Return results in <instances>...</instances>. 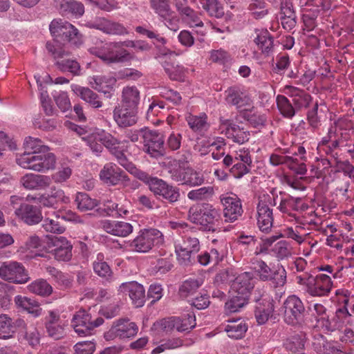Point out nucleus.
Listing matches in <instances>:
<instances>
[{
	"label": "nucleus",
	"mask_w": 354,
	"mask_h": 354,
	"mask_svg": "<svg viewBox=\"0 0 354 354\" xmlns=\"http://www.w3.org/2000/svg\"><path fill=\"white\" fill-rule=\"evenodd\" d=\"M24 147V153L16 159L20 167L38 172H44L55 168V156L53 153L48 152L49 147L44 145L40 139L26 137Z\"/></svg>",
	"instance_id": "nucleus-1"
},
{
	"label": "nucleus",
	"mask_w": 354,
	"mask_h": 354,
	"mask_svg": "<svg viewBox=\"0 0 354 354\" xmlns=\"http://www.w3.org/2000/svg\"><path fill=\"white\" fill-rule=\"evenodd\" d=\"M49 29L54 37V41L47 42L46 48L54 59L68 56L70 53L64 48V46L70 44L79 46L82 43V36L78 30L69 22L62 19H54Z\"/></svg>",
	"instance_id": "nucleus-2"
},
{
	"label": "nucleus",
	"mask_w": 354,
	"mask_h": 354,
	"mask_svg": "<svg viewBox=\"0 0 354 354\" xmlns=\"http://www.w3.org/2000/svg\"><path fill=\"white\" fill-rule=\"evenodd\" d=\"M297 283L302 286V290L312 297L328 296L333 288L331 277L326 274H318L313 276L305 272L296 277Z\"/></svg>",
	"instance_id": "nucleus-3"
},
{
	"label": "nucleus",
	"mask_w": 354,
	"mask_h": 354,
	"mask_svg": "<svg viewBox=\"0 0 354 354\" xmlns=\"http://www.w3.org/2000/svg\"><path fill=\"white\" fill-rule=\"evenodd\" d=\"M220 218V209L207 203H203L200 207H192L188 212L189 221L207 232L215 231V223Z\"/></svg>",
	"instance_id": "nucleus-4"
},
{
	"label": "nucleus",
	"mask_w": 354,
	"mask_h": 354,
	"mask_svg": "<svg viewBox=\"0 0 354 354\" xmlns=\"http://www.w3.org/2000/svg\"><path fill=\"white\" fill-rule=\"evenodd\" d=\"M162 233L156 228L141 230L138 235L131 241L127 243L130 251L138 253H147L155 246L164 243Z\"/></svg>",
	"instance_id": "nucleus-5"
},
{
	"label": "nucleus",
	"mask_w": 354,
	"mask_h": 354,
	"mask_svg": "<svg viewBox=\"0 0 354 354\" xmlns=\"http://www.w3.org/2000/svg\"><path fill=\"white\" fill-rule=\"evenodd\" d=\"M278 194L275 188L271 189L269 194H263L259 198L257 204V225L259 230L268 233L273 224V212L272 207L277 205Z\"/></svg>",
	"instance_id": "nucleus-6"
},
{
	"label": "nucleus",
	"mask_w": 354,
	"mask_h": 354,
	"mask_svg": "<svg viewBox=\"0 0 354 354\" xmlns=\"http://www.w3.org/2000/svg\"><path fill=\"white\" fill-rule=\"evenodd\" d=\"M142 133L143 151L150 157L158 159L166 155L164 136L156 130L142 128Z\"/></svg>",
	"instance_id": "nucleus-7"
},
{
	"label": "nucleus",
	"mask_w": 354,
	"mask_h": 354,
	"mask_svg": "<svg viewBox=\"0 0 354 354\" xmlns=\"http://www.w3.org/2000/svg\"><path fill=\"white\" fill-rule=\"evenodd\" d=\"M284 322L292 326L301 325L306 316V308L302 300L295 295H289L282 305Z\"/></svg>",
	"instance_id": "nucleus-8"
},
{
	"label": "nucleus",
	"mask_w": 354,
	"mask_h": 354,
	"mask_svg": "<svg viewBox=\"0 0 354 354\" xmlns=\"http://www.w3.org/2000/svg\"><path fill=\"white\" fill-rule=\"evenodd\" d=\"M117 42H110L104 45L101 48L90 49V54L99 57L105 64L123 63L132 59L127 50L120 48Z\"/></svg>",
	"instance_id": "nucleus-9"
},
{
	"label": "nucleus",
	"mask_w": 354,
	"mask_h": 354,
	"mask_svg": "<svg viewBox=\"0 0 354 354\" xmlns=\"http://www.w3.org/2000/svg\"><path fill=\"white\" fill-rule=\"evenodd\" d=\"M201 248L199 240L189 235L182 236V240L175 244V252L180 264L187 266L195 261L194 256Z\"/></svg>",
	"instance_id": "nucleus-10"
},
{
	"label": "nucleus",
	"mask_w": 354,
	"mask_h": 354,
	"mask_svg": "<svg viewBox=\"0 0 354 354\" xmlns=\"http://www.w3.org/2000/svg\"><path fill=\"white\" fill-rule=\"evenodd\" d=\"M122 143V141L103 129L97 127L90 128V149L97 156L103 151V146L109 151L114 145Z\"/></svg>",
	"instance_id": "nucleus-11"
},
{
	"label": "nucleus",
	"mask_w": 354,
	"mask_h": 354,
	"mask_svg": "<svg viewBox=\"0 0 354 354\" xmlns=\"http://www.w3.org/2000/svg\"><path fill=\"white\" fill-rule=\"evenodd\" d=\"M1 279L14 283H26L30 279L24 266L17 261H6L0 266Z\"/></svg>",
	"instance_id": "nucleus-12"
},
{
	"label": "nucleus",
	"mask_w": 354,
	"mask_h": 354,
	"mask_svg": "<svg viewBox=\"0 0 354 354\" xmlns=\"http://www.w3.org/2000/svg\"><path fill=\"white\" fill-rule=\"evenodd\" d=\"M220 201L223 206L225 222L234 223L239 220L243 213L241 199L235 194H222Z\"/></svg>",
	"instance_id": "nucleus-13"
},
{
	"label": "nucleus",
	"mask_w": 354,
	"mask_h": 354,
	"mask_svg": "<svg viewBox=\"0 0 354 354\" xmlns=\"http://www.w3.org/2000/svg\"><path fill=\"white\" fill-rule=\"evenodd\" d=\"M150 191L154 194L157 199L170 204H174L178 201L180 196V189L178 187L169 184L158 178L152 183Z\"/></svg>",
	"instance_id": "nucleus-14"
},
{
	"label": "nucleus",
	"mask_w": 354,
	"mask_h": 354,
	"mask_svg": "<svg viewBox=\"0 0 354 354\" xmlns=\"http://www.w3.org/2000/svg\"><path fill=\"white\" fill-rule=\"evenodd\" d=\"M138 331V327L136 323L130 322L128 319H120L115 322L104 335L106 340L113 339L115 337L120 339L131 338L134 337Z\"/></svg>",
	"instance_id": "nucleus-15"
},
{
	"label": "nucleus",
	"mask_w": 354,
	"mask_h": 354,
	"mask_svg": "<svg viewBox=\"0 0 354 354\" xmlns=\"http://www.w3.org/2000/svg\"><path fill=\"white\" fill-rule=\"evenodd\" d=\"M222 133L234 142L243 144L248 142L250 137V131L235 124L232 120L221 119Z\"/></svg>",
	"instance_id": "nucleus-16"
},
{
	"label": "nucleus",
	"mask_w": 354,
	"mask_h": 354,
	"mask_svg": "<svg viewBox=\"0 0 354 354\" xmlns=\"http://www.w3.org/2000/svg\"><path fill=\"white\" fill-rule=\"evenodd\" d=\"M174 6L182 19L190 27H203L198 13L188 6L187 0H174Z\"/></svg>",
	"instance_id": "nucleus-17"
},
{
	"label": "nucleus",
	"mask_w": 354,
	"mask_h": 354,
	"mask_svg": "<svg viewBox=\"0 0 354 354\" xmlns=\"http://www.w3.org/2000/svg\"><path fill=\"white\" fill-rule=\"evenodd\" d=\"M118 291L128 294L136 308L144 306L146 300L145 290L140 283L134 281L122 283L119 286Z\"/></svg>",
	"instance_id": "nucleus-18"
},
{
	"label": "nucleus",
	"mask_w": 354,
	"mask_h": 354,
	"mask_svg": "<svg viewBox=\"0 0 354 354\" xmlns=\"http://www.w3.org/2000/svg\"><path fill=\"white\" fill-rule=\"evenodd\" d=\"M16 216L28 225H37L43 220L40 207L27 203L20 205L16 210Z\"/></svg>",
	"instance_id": "nucleus-19"
},
{
	"label": "nucleus",
	"mask_w": 354,
	"mask_h": 354,
	"mask_svg": "<svg viewBox=\"0 0 354 354\" xmlns=\"http://www.w3.org/2000/svg\"><path fill=\"white\" fill-rule=\"evenodd\" d=\"M254 283L255 278L253 273L244 272L234 279L232 289L236 294L248 299L249 295L254 287Z\"/></svg>",
	"instance_id": "nucleus-20"
},
{
	"label": "nucleus",
	"mask_w": 354,
	"mask_h": 354,
	"mask_svg": "<svg viewBox=\"0 0 354 354\" xmlns=\"http://www.w3.org/2000/svg\"><path fill=\"white\" fill-rule=\"evenodd\" d=\"M174 55H176L175 53L171 50H168V53H165L162 66L170 80L181 82L185 79L186 69L183 66L171 60V57Z\"/></svg>",
	"instance_id": "nucleus-21"
},
{
	"label": "nucleus",
	"mask_w": 354,
	"mask_h": 354,
	"mask_svg": "<svg viewBox=\"0 0 354 354\" xmlns=\"http://www.w3.org/2000/svg\"><path fill=\"white\" fill-rule=\"evenodd\" d=\"M99 177L106 185H116L124 179L125 174L115 164L108 162L100 171Z\"/></svg>",
	"instance_id": "nucleus-22"
},
{
	"label": "nucleus",
	"mask_w": 354,
	"mask_h": 354,
	"mask_svg": "<svg viewBox=\"0 0 354 354\" xmlns=\"http://www.w3.org/2000/svg\"><path fill=\"white\" fill-rule=\"evenodd\" d=\"M113 118L120 127H131L138 122L137 109L123 106L116 107L113 111Z\"/></svg>",
	"instance_id": "nucleus-23"
},
{
	"label": "nucleus",
	"mask_w": 354,
	"mask_h": 354,
	"mask_svg": "<svg viewBox=\"0 0 354 354\" xmlns=\"http://www.w3.org/2000/svg\"><path fill=\"white\" fill-rule=\"evenodd\" d=\"M101 226L107 233L120 237L129 236L133 230L132 225L124 221L104 220L101 221Z\"/></svg>",
	"instance_id": "nucleus-24"
},
{
	"label": "nucleus",
	"mask_w": 354,
	"mask_h": 354,
	"mask_svg": "<svg viewBox=\"0 0 354 354\" xmlns=\"http://www.w3.org/2000/svg\"><path fill=\"white\" fill-rule=\"evenodd\" d=\"M90 28L100 30L109 35H124L129 33L123 24L104 18L96 19L92 24H90Z\"/></svg>",
	"instance_id": "nucleus-25"
},
{
	"label": "nucleus",
	"mask_w": 354,
	"mask_h": 354,
	"mask_svg": "<svg viewBox=\"0 0 354 354\" xmlns=\"http://www.w3.org/2000/svg\"><path fill=\"white\" fill-rule=\"evenodd\" d=\"M283 91L292 98V103L297 110L307 108L311 102L310 95L297 87L286 85Z\"/></svg>",
	"instance_id": "nucleus-26"
},
{
	"label": "nucleus",
	"mask_w": 354,
	"mask_h": 354,
	"mask_svg": "<svg viewBox=\"0 0 354 354\" xmlns=\"http://www.w3.org/2000/svg\"><path fill=\"white\" fill-rule=\"evenodd\" d=\"M51 183L48 176L28 174L22 176L20 179V183L26 189H41L50 185Z\"/></svg>",
	"instance_id": "nucleus-27"
},
{
	"label": "nucleus",
	"mask_w": 354,
	"mask_h": 354,
	"mask_svg": "<svg viewBox=\"0 0 354 354\" xmlns=\"http://www.w3.org/2000/svg\"><path fill=\"white\" fill-rule=\"evenodd\" d=\"M279 194L283 196L281 198L277 209L282 213L290 214L292 211H303L308 207L301 198L286 195L282 192H280Z\"/></svg>",
	"instance_id": "nucleus-28"
},
{
	"label": "nucleus",
	"mask_w": 354,
	"mask_h": 354,
	"mask_svg": "<svg viewBox=\"0 0 354 354\" xmlns=\"http://www.w3.org/2000/svg\"><path fill=\"white\" fill-rule=\"evenodd\" d=\"M225 100L227 104L240 109L250 103V97L237 86H232L225 91Z\"/></svg>",
	"instance_id": "nucleus-29"
},
{
	"label": "nucleus",
	"mask_w": 354,
	"mask_h": 354,
	"mask_svg": "<svg viewBox=\"0 0 354 354\" xmlns=\"http://www.w3.org/2000/svg\"><path fill=\"white\" fill-rule=\"evenodd\" d=\"M150 6L165 26H168L167 23L171 24L174 12L171 8L169 0L150 1Z\"/></svg>",
	"instance_id": "nucleus-30"
},
{
	"label": "nucleus",
	"mask_w": 354,
	"mask_h": 354,
	"mask_svg": "<svg viewBox=\"0 0 354 354\" xmlns=\"http://www.w3.org/2000/svg\"><path fill=\"white\" fill-rule=\"evenodd\" d=\"M55 7L62 15L71 14L75 16H82L84 12L83 4L73 0H57Z\"/></svg>",
	"instance_id": "nucleus-31"
},
{
	"label": "nucleus",
	"mask_w": 354,
	"mask_h": 354,
	"mask_svg": "<svg viewBox=\"0 0 354 354\" xmlns=\"http://www.w3.org/2000/svg\"><path fill=\"white\" fill-rule=\"evenodd\" d=\"M54 245L56 248L53 250V254L55 259L68 261L71 259L73 246L65 237L57 238Z\"/></svg>",
	"instance_id": "nucleus-32"
},
{
	"label": "nucleus",
	"mask_w": 354,
	"mask_h": 354,
	"mask_svg": "<svg viewBox=\"0 0 354 354\" xmlns=\"http://www.w3.org/2000/svg\"><path fill=\"white\" fill-rule=\"evenodd\" d=\"M274 310L273 299H263L262 303H259L256 307L254 312L255 318L258 324L262 325L267 322L269 317L272 316Z\"/></svg>",
	"instance_id": "nucleus-33"
},
{
	"label": "nucleus",
	"mask_w": 354,
	"mask_h": 354,
	"mask_svg": "<svg viewBox=\"0 0 354 354\" xmlns=\"http://www.w3.org/2000/svg\"><path fill=\"white\" fill-rule=\"evenodd\" d=\"M88 315L85 310H80L73 316L72 326L80 337H85L88 334Z\"/></svg>",
	"instance_id": "nucleus-34"
},
{
	"label": "nucleus",
	"mask_w": 354,
	"mask_h": 354,
	"mask_svg": "<svg viewBox=\"0 0 354 354\" xmlns=\"http://www.w3.org/2000/svg\"><path fill=\"white\" fill-rule=\"evenodd\" d=\"M16 305L32 315L35 317H39L41 313L39 302L28 297L17 295L15 297Z\"/></svg>",
	"instance_id": "nucleus-35"
},
{
	"label": "nucleus",
	"mask_w": 354,
	"mask_h": 354,
	"mask_svg": "<svg viewBox=\"0 0 354 354\" xmlns=\"http://www.w3.org/2000/svg\"><path fill=\"white\" fill-rule=\"evenodd\" d=\"M224 330L230 338L238 339L244 336L248 330V326L244 320L237 319L229 320L228 324L224 326Z\"/></svg>",
	"instance_id": "nucleus-36"
},
{
	"label": "nucleus",
	"mask_w": 354,
	"mask_h": 354,
	"mask_svg": "<svg viewBox=\"0 0 354 354\" xmlns=\"http://www.w3.org/2000/svg\"><path fill=\"white\" fill-rule=\"evenodd\" d=\"M254 42L263 54L268 56L273 52V37L267 30L259 31L254 39Z\"/></svg>",
	"instance_id": "nucleus-37"
},
{
	"label": "nucleus",
	"mask_w": 354,
	"mask_h": 354,
	"mask_svg": "<svg viewBox=\"0 0 354 354\" xmlns=\"http://www.w3.org/2000/svg\"><path fill=\"white\" fill-rule=\"evenodd\" d=\"M97 206V201L90 198V216H115L114 212L118 208V204L111 201H107L104 205V208H95Z\"/></svg>",
	"instance_id": "nucleus-38"
},
{
	"label": "nucleus",
	"mask_w": 354,
	"mask_h": 354,
	"mask_svg": "<svg viewBox=\"0 0 354 354\" xmlns=\"http://www.w3.org/2000/svg\"><path fill=\"white\" fill-rule=\"evenodd\" d=\"M140 102V92L136 86H127L122 91V105L137 109Z\"/></svg>",
	"instance_id": "nucleus-39"
},
{
	"label": "nucleus",
	"mask_w": 354,
	"mask_h": 354,
	"mask_svg": "<svg viewBox=\"0 0 354 354\" xmlns=\"http://www.w3.org/2000/svg\"><path fill=\"white\" fill-rule=\"evenodd\" d=\"M201 278H189L185 280L179 287L178 294L182 298H187L193 295L202 286Z\"/></svg>",
	"instance_id": "nucleus-40"
},
{
	"label": "nucleus",
	"mask_w": 354,
	"mask_h": 354,
	"mask_svg": "<svg viewBox=\"0 0 354 354\" xmlns=\"http://www.w3.org/2000/svg\"><path fill=\"white\" fill-rule=\"evenodd\" d=\"M176 329L178 332H189L196 326V317L194 313L190 312L180 317H174Z\"/></svg>",
	"instance_id": "nucleus-41"
},
{
	"label": "nucleus",
	"mask_w": 354,
	"mask_h": 354,
	"mask_svg": "<svg viewBox=\"0 0 354 354\" xmlns=\"http://www.w3.org/2000/svg\"><path fill=\"white\" fill-rule=\"evenodd\" d=\"M200 5L210 17L221 18L224 15L223 6L218 0H203Z\"/></svg>",
	"instance_id": "nucleus-42"
},
{
	"label": "nucleus",
	"mask_w": 354,
	"mask_h": 354,
	"mask_svg": "<svg viewBox=\"0 0 354 354\" xmlns=\"http://www.w3.org/2000/svg\"><path fill=\"white\" fill-rule=\"evenodd\" d=\"M186 120L190 129L195 132L205 131L209 127L207 122V116L205 113L199 116L189 115L186 118Z\"/></svg>",
	"instance_id": "nucleus-43"
},
{
	"label": "nucleus",
	"mask_w": 354,
	"mask_h": 354,
	"mask_svg": "<svg viewBox=\"0 0 354 354\" xmlns=\"http://www.w3.org/2000/svg\"><path fill=\"white\" fill-rule=\"evenodd\" d=\"M205 178L202 173L187 167L180 185L189 187H196L203 184Z\"/></svg>",
	"instance_id": "nucleus-44"
},
{
	"label": "nucleus",
	"mask_w": 354,
	"mask_h": 354,
	"mask_svg": "<svg viewBox=\"0 0 354 354\" xmlns=\"http://www.w3.org/2000/svg\"><path fill=\"white\" fill-rule=\"evenodd\" d=\"M214 194L213 187H202L192 189L187 193V198L192 201H203L210 199Z\"/></svg>",
	"instance_id": "nucleus-45"
},
{
	"label": "nucleus",
	"mask_w": 354,
	"mask_h": 354,
	"mask_svg": "<svg viewBox=\"0 0 354 354\" xmlns=\"http://www.w3.org/2000/svg\"><path fill=\"white\" fill-rule=\"evenodd\" d=\"M130 174L133 175L140 180L146 183L149 186V190L151 189V186L152 183H153L156 180L158 179L157 177H153L150 176L148 173L137 168L131 162L129 161L127 164L124 167Z\"/></svg>",
	"instance_id": "nucleus-46"
},
{
	"label": "nucleus",
	"mask_w": 354,
	"mask_h": 354,
	"mask_svg": "<svg viewBox=\"0 0 354 354\" xmlns=\"http://www.w3.org/2000/svg\"><path fill=\"white\" fill-rule=\"evenodd\" d=\"M167 169L171 179L180 184L187 168L179 160H174L168 163Z\"/></svg>",
	"instance_id": "nucleus-47"
},
{
	"label": "nucleus",
	"mask_w": 354,
	"mask_h": 354,
	"mask_svg": "<svg viewBox=\"0 0 354 354\" xmlns=\"http://www.w3.org/2000/svg\"><path fill=\"white\" fill-rule=\"evenodd\" d=\"M277 106L282 115L287 118H292L295 115V107L284 95H279L276 99Z\"/></svg>",
	"instance_id": "nucleus-48"
},
{
	"label": "nucleus",
	"mask_w": 354,
	"mask_h": 354,
	"mask_svg": "<svg viewBox=\"0 0 354 354\" xmlns=\"http://www.w3.org/2000/svg\"><path fill=\"white\" fill-rule=\"evenodd\" d=\"M98 262H93V268L99 277L109 280L112 276V271L106 262L103 261L104 255L102 253L97 254Z\"/></svg>",
	"instance_id": "nucleus-49"
},
{
	"label": "nucleus",
	"mask_w": 354,
	"mask_h": 354,
	"mask_svg": "<svg viewBox=\"0 0 354 354\" xmlns=\"http://www.w3.org/2000/svg\"><path fill=\"white\" fill-rule=\"evenodd\" d=\"M286 349L291 354H304V342L300 335H293L286 339L284 343Z\"/></svg>",
	"instance_id": "nucleus-50"
},
{
	"label": "nucleus",
	"mask_w": 354,
	"mask_h": 354,
	"mask_svg": "<svg viewBox=\"0 0 354 354\" xmlns=\"http://www.w3.org/2000/svg\"><path fill=\"white\" fill-rule=\"evenodd\" d=\"M28 290L36 295L48 296L53 292L52 286L44 279H38L28 286Z\"/></svg>",
	"instance_id": "nucleus-51"
},
{
	"label": "nucleus",
	"mask_w": 354,
	"mask_h": 354,
	"mask_svg": "<svg viewBox=\"0 0 354 354\" xmlns=\"http://www.w3.org/2000/svg\"><path fill=\"white\" fill-rule=\"evenodd\" d=\"M315 350L318 354H345L341 349L336 347L333 342L322 339L313 343Z\"/></svg>",
	"instance_id": "nucleus-52"
},
{
	"label": "nucleus",
	"mask_w": 354,
	"mask_h": 354,
	"mask_svg": "<svg viewBox=\"0 0 354 354\" xmlns=\"http://www.w3.org/2000/svg\"><path fill=\"white\" fill-rule=\"evenodd\" d=\"M248 299L240 295H233L225 304L227 313H236L240 310L247 303Z\"/></svg>",
	"instance_id": "nucleus-53"
},
{
	"label": "nucleus",
	"mask_w": 354,
	"mask_h": 354,
	"mask_svg": "<svg viewBox=\"0 0 354 354\" xmlns=\"http://www.w3.org/2000/svg\"><path fill=\"white\" fill-rule=\"evenodd\" d=\"M63 58H57V59H60V60H57L55 63L57 67L62 72H70L73 75H79V71L80 70V66L77 62L74 59H64Z\"/></svg>",
	"instance_id": "nucleus-54"
},
{
	"label": "nucleus",
	"mask_w": 354,
	"mask_h": 354,
	"mask_svg": "<svg viewBox=\"0 0 354 354\" xmlns=\"http://www.w3.org/2000/svg\"><path fill=\"white\" fill-rule=\"evenodd\" d=\"M21 337L32 347L38 346L40 343V334L33 325H30L25 330L19 332Z\"/></svg>",
	"instance_id": "nucleus-55"
},
{
	"label": "nucleus",
	"mask_w": 354,
	"mask_h": 354,
	"mask_svg": "<svg viewBox=\"0 0 354 354\" xmlns=\"http://www.w3.org/2000/svg\"><path fill=\"white\" fill-rule=\"evenodd\" d=\"M254 270L260 280L267 281L271 280L273 267L270 268L263 260H257L253 263Z\"/></svg>",
	"instance_id": "nucleus-56"
},
{
	"label": "nucleus",
	"mask_w": 354,
	"mask_h": 354,
	"mask_svg": "<svg viewBox=\"0 0 354 354\" xmlns=\"http://www.w3.org/2000/svg\"><path fill=\"white\" fill-rule=\"evenodd\" d=\"M14 287L7 283H0V308H8L11 304Z\"/></svg>",
	"instance_id": "nucleus-57"
},
{
	"label": "nucleus",
	"mask_w": 354,
	"mask_h": 354,
	"mask_svg": "<svg viewBox=\"0 0 354 354\" xmlns=\"http://www.w3.org/2000/svg\"><path fill=\"white\" fill-rule=\"evenodd\" d=\"M93 82H91L92 87L99 92H101L106 98H110L112 95V87L108 84L107 80L104 77L96 76L93 78Z\"/></svg>",
	"instance_id": "nucleus-58"
},
{
	"label": "nucleus",
	"mask_w": 354,
	"mask_h": 354,
	"mask_svg": "<svg viewBox=\"0 0 354 354\" xmlns=\"http://www.w3.org/2000/svg\"><path fill=\"white\" fill-rule=\"evenodd\" d=\"M271 252L278 260H283L291 255L288 243L285 241L277 242L271 249Z\"/></svg>",
	"instance_id": "nucleus-59"
},
{
	"label": "nucleus",
	"mask_w": 354,
	"mask_h": 354,
	"mask_svg": "<svg viewBox=\"0 0 354 354\" xmlns=\"http://www.w3.org/2000/svg\"><path fill=\"white\" fill-rule=\"evenodd\" d=\"M12 333L11 319L6 314H0V339L10 338Z\"/></svg>",
	"instance_id": "nucleus-60"
},
{
	"label": "nucleus",
	"mask_w": 354,
	"mask_h": 354,
	"mask_svg": "<svg viewBox=\"0 0 354 354\" xmlns=\"http://www.w3.org/2000/svg\"><path fill=\"white\" fill-rule=\"evenodd\" d=\"M42 227L46 232L53 234H62L66 230V227L60 224L57 218L55 220L46 218L43 221Z\"/></svg>",
	"instance_id": "nucleus-61"
},
{
	"label": "nucleus",
	"mask_w": 354,
	"mask_h": 354,
	"mask_svg": "<svg viewBox=\"0 0 354 354\" xmlns=\"http://www.w3.org/2000/svg\"><path fill=\"white\" fill-rule=\"evenodd\" d=\"M160 95L167 101H169L174 105H180L182 104V97L180 94L173 89L169 88H162L160 91Z\"/></svg>",
	"instance_id": "nucleus-62"
},
{
	"label": "nucleus",
	"mask_w": 354,
	"mask_h": 354,
	"mask_svg": "<svg viewBox=\"0 0 354 354\" xmlns=\"http://www.w3.org/2000/svg\"><path fill=\"white\" fill-rule=\"evenodd\" d=\"M276 286H283L286 282V271L281 265L273 266L271 280Z\"/></svg>",
	"instance_id": "nucleus-63"
},
{
	"label": "nucleus",
	"mask_w": 354,
	"mask_h": 354,
	"mask_svg": "<svg viewBox=\"0 0 354 354\" xmlns=\"http://www.w3.org/2000/svg\"><path fill=\"white\" fill-rule=\"evenodd\" d=\"M46 328L48 335L55 339H59L65 335L64 326L60 323L46 322Z\"/></svg>",
	"instance_id": "nucleus-64"
}]
</instances>
